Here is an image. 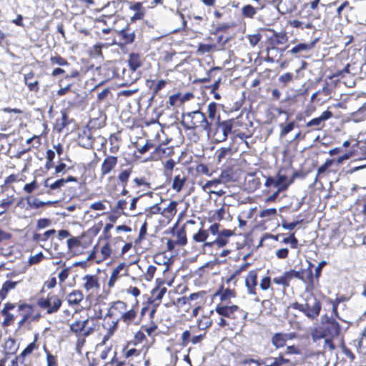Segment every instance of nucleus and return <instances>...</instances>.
<instances>
[{"instance_id": "f257e3e1", "label": "nucleus", "mask_w": 366, "mask_h": 366, "mask_svg": "<svg viewBox=\"0 0 366 366\" xmlns=\"http://www.w3.org/2000/svg\"><path fill=\"white\" fill-rule=\"evenodd\" d=\"M181 124L187 129L200 128L209 133L211 130L212 122L208 121L204 113L197 110L183 114Z\"/></svg>"}, {"instance_id": "f03ea898", "label": "nucleus", "mask_w": 366, "mask_h": 366, "mask_svg": "<svg viewBox=\"0 0 366 366\" xmlns=\"http://www.w3.org/2000/svg\"><path fill=\"white\" fill-rule=\"evenodd\" d=\"M293 308L303 312L308 317L315 319L320 314L321 304L317 299L311 297L307 300L305 304L294 303Z\"/></svg>"}, {"instance_id": "7ed1b4c3", "label": "nucleus", "mask_w": 366, "mask_h": 366, "mask_svg": "<svg viewBox=\"0 0 366 366\" xmlns=\"http://www.w3.org/2000/svg\"><path fill=\"white\" fill-rule=\"evenodd\" d=\"M61 303V300L56 295L50 294L48 295L46 298L39 299L37 302L41 308L46 310L48 314L56 312L59 310Z\"/></svg>"}, {"instance_id": "20e7f679", "label": "nucleus", "mask_w": 366, "mask_h": 366, "mask_svg": "<svg viewBox=\"0 0 366 366\" xmlns=\"http://www.w3.org/2000/svg\"><path fill=\"white\" fill-rule=\"evenodd\" d=\"M89 322V318L84 320H76L70 325L71 330L76 334H80L84 337L89 336L94 330V325L93 327H87Z\"/></svg>"}, {"instance_id": "39448f33", "label": "nucleus", "mask_w": 366, "mask_h": 366, "mask_svg": "<svg viewBox=\"0 0 366 366\" xmlns=\"http://www.w3.org/2000/svg\"><path fill=\"white\" fill-rule=\"evenodd\" d=\"M215 311L219 315L232 319H235L237 317V312L242 313V311L237 305L227 306L223 305H218L215 308Z\"/></svg>"}, {"instance_id": "423d86ee", "label": "nucleus", "mask_w": 366, "mask_h": 366, "mask_svg": "<svg viewBox=\"0 0 366 366\" xmlns=\"http://www.w3.org/2000/svg\"><path fill=\"white\" fill-rule=\"evenodd\" d=\"M117 164V157L114 156H108L103 161L101 166V177L110 173Z\"/></svg>"}, {"instance_id": "0eeeda50", "label": "nucleus", "mask_w": 366, "mask_h": 366, "mask_svg": "<svg viewBox=\"0 0 366 366\" xmlns=\"http://www.w3.org/2000/svg\"><path fill=\"white\" fill-rule=\"evenodd\" d=\"M245 285L247 292L250 295H256V287L257 285V273L255 270H251L245 279Z\"/></svg>"}, {"instance_id": "6e6552de", "label": "nucleus", "mask_w": 366, "mask_h": 366, "mask_svg": "<svg viewBox=\"0 0 366 366\" xmlns=\"http://www.w3.org/2000/svg\"><path fill=\"white\" fill-rule=\"evenodd\" d=\"M309 269H308V275L307 279L302 275V273L299 271H295L294 269H291L290 271L285 272L286 277L287 278L288 282L290 281L292 278H297L298 280H302V282H307L312 281V272L311 269V267L312 266L311 262H309Z\"/></svg>"}, {"instance_id": "1a4fd4ad", "label": "nucleus", "mask_w": 366, "mask_h": 366, "mask_svg": "<svg viewBox=\"0 0 366 366\" xmlns=\"http://www.w3.org/2000/svg\"><path fill=\"white\" fill-rule=\"evenodd\" d=\"M324 331L329 337H337L340 334V327L335 320H328L324 327Z\"/></svg>"}, {"instance_id": "9d476101", "label": "nucleus", "mask_w": 366, "mask_h": 366, "mask_svg": "<svg viewBox=\"0 0 366 366\" xmlns=\"http://www.w3.org/2000/svg\"><path fill=\"white\" fill-rule=\"evenodd\" d=\"M125 310H127V304L122 301L118 300L112 303L108 310L107 316L114 317L119 315L120 317Z\"/></svg>"}, {"instance_id": "9b49d317", "label": "nucleus", "mask_w": 366, "mask_h": 366, "mask_svg": "<svg viewBox=\"0 0 366 366\" xmlns=\"http://www.w3.org/2000/svg\"><path fill=\"white\" fill-rule=\"evenodd\" d=\"M289 362V360L285 359L282 355H280L277 357H265L261 360V365H264V366H282Z\"/></svg>"}, {"instance_id": "f8f14e48", "label": "nucleus", "mask_w": 366, "mask_h": 366, "mask_svg": "<svg viewBox=\"0 0 366 366\" xmlns=\"http://www.w3.org/2000/svg\"><path fill=\"white\" fill-rule=\"evenodd\" d=\"M292 182V179L288 180L287 176L280 173H278L275 177V187H277L279 192L285 191Z\"/></svg>"}, {"instance_id": "ddd939ff", "label": "nucleus", "mask_w": 366, "mask_h": 366, "mask_svg": "<svg viewBox=\"0 0 366 366\" xmlns=\"http://www.w3.org/2000/svg\"><path fill=\"white\" fill-rule=\"evenodd\" d=\"M84 295L80 290H74L67 295L66 300L69 305H77L82 301Z\"/></svg>"}, {"instance_id": "4468645a", "label": "nucleus", "mask_w": 366, "mask_h": 366, "mask_svg": "<svg viewBox=\"0 0 366 366\" xmlns=\"http://www.w3.org/2000/svg\"><path fill=\"white\" fill-rule=\"evenodd\" d=\"M34 76V74L33 72H29L24 75V82L26 85H27L29 89L32 92H38L39 91V81L34 80L33 81V78Z\"/></svg>"}, {"instance_id": "2eb2a0df", "label": "nucleus", "mask_w": 366, "mask_h": 366, "mask_svg": "<svg viewBox=\"0 0 366 366\" xmlns=\"http://www.w3.org/2000/svg\"><path fill=\"white\" fill-rule=\"evenodd\" d=\"M19 283V282H13L10 280L6 281L0 290V298L1 300H4L6 297L8 292L14 289Z\"/></svg>"}, {"instance_id": "dca6fc26", "label": "nucleus", "mask_w": 366, "mask_h": 366, "mask_svg": "<svg viewBox=\"0 0 366 366\" xmlns=\"http://www.w3.org/2000/svg\"><path fill=\"white\" fill-rule=\"evenodd\" d=\"M125 268V264H119L115 269H113L111 277L109 278L108 285L109 287H113L115 282L117 280L119 276L122 275L121 272Z\"/></svg>"}, {"instance_id": "f3484780", "label": "nucleus", "mask_w": 366, "mask_h": 366, "mask_svg": "<svg viewBox=\"0 0 366 366\" xmlns=\"http://www.w3.org/2000/svg\"><path fill=\"white\" fill-rule=\"evenodd\" d=\"M84 280H86L84 287L86 290H90L95 287L98 288L99 287L98 280L96 276L86 275L84 277Z\"/></svg>"}, {"instance_id": "a211bd4d", "label": "nucleus", "mask_w": 366, "mask_h": 366, "mask_svg": "<svg viewBox=\"0 0 366 366\" xmlns=\"http://www.w3.org/2000/svg\"><path fill=\"white\" fill-rule=\"evenodd\" d=\"M227 243L228 240L219 234L214 239L209 240L208 242H205L204 247H206L217 245L218 247H223Z\"/></svg>"}, {"instance_id": "6ab92c4d", "label": "nucleus", "mask_w": 366, "mask_h": 366, "mask_svg": "<svg viewBox=\"0 0 366 366\" xmlns=\"http://www.w3.org/2000/svg\"><path fill=\"white\" fill-rule=\"evenodd\" d=\"M286 341V335H283L282 333H276L272 337V343L277 348L284 347L285 345Z\"/></svg>"}, {"instance_id": "aec40b11", "label": "nucleus", "mask_w": 366, "mask_h": 366, "mask_svg": "<svg viewBox=\"0 0 366 366\" xmlns=\"http://www.w3.org/2000/svg\"><path fill=\"white\" fill-rule=\"evenodd\" d=\"M23 309H26V313H23L21 320L19 322V327H21L27 319L32 314V307L27 304H21L19 305V310H22Z\"/></svg>"}, {"instance_id": "412c9836", "label": "nucleus", "mask_w": 366, "mask_h": 366, "mask_svg": "<svg viewBox=\"0 0 366 366\" xmlns=\"http://www.w3.org/2000/svg\"><path fill=\"white\" fill-rule=\"evenodd\" d=\"M129 69L132 71L134 72L141 66L140 57L138 54H132L129 56L128 61Z\"/></svg>"}, {"instance_id": "4be33fe9", "label": "nucleus", "mask_w": 366, "mask_h": 366, "mask_svg": "<svg viewBox=\"0 0 366 366\" xmlns=\"http://www.w3.org/2000/svg\"><path fill=\"white\" fill-rule=\"evenodd\" d=\"M137 316V312L131 309L128 311L125 310L122 314V315L119 317L121 320H122L125 324L129 325L133 322V320L135 319Z\"/></svg>"}, {"instance_id": "5701e85b", "label": "nucleus", "mask_w": 366, "mask_h": 366, "mask_svg": "<svg viewBox=\"0 0 366 366\" xmlns=\"http://www.w3.org/2000/svg\"><path fill=\"white\" fill-rule=\"evenodd\" d=\"M219 129L222 130V139L218 140L222 142L226 140L228 134L231 133L232 124L228 122H223L219 124Z\"/></svg>"}, {"instance_id": "b1692460", "label": "nucleus", "mask_w": 366, "mask_h": 366, "mask_svg": "<svg viewBox=\"0 0 366 366\" xmlns=\"http://www.w3.org/2000/svg\"><path fill=\"white\" fill-rule=\"evenodd\" d=\"M258 9V8H255L250 4H247L242 8V14L245 18L252 19L257 14Z\"/></svg>"}, {"instance_id": "393cba45", "label": "nucleus", "mask_w": 366, "mask_h": 366, "mask_svg": "<svg viewBox=\"0 0 366 366\" xmlns=\"http://www.w3.org/2000/svg\"><path fill=\"white\" fill-rule=\"evenodd\" d=\"M51 179L48 178L44 182V186L46 187H49L51 190L59 189L65 184L64 179L61 178L53 183H50Z\"/></svg>"}, {"instance_id": "a878e982", "label": "nucleus", "mask_w": 366, "mask_h": 366, "mask_svg": "<svg viewBox=\"0 0 366 366\" xmlns=\"http://www.w3.org/2000/svg\"><path fill=\"white\" fill-rule=\"evenodd\" d=\"M209 238L208 231L206 229H200L197 233L193 235V239L196 242H204V244L207 242V239Z\"/></svg>"}, {"instance_id": "bb28decb", "label": "nucleus", "mask_w": 366, "mask_h": 366, "mask_svg": "<svg viewBox=\"0 0 366 366\" xmlns=\"http://www.w3.org/2000/svg\"><path fill=\"white\" fill-rule=\"evenodd\" d=\"M132 169L129 168L122 171L118 175V179L122 183L123 187H126L129 178L132 174Z\"/></svg>"}, {"instance_id": "cd10ccee", "label": "nucleus", "mask_w": 366, "mask_h": 366, "mask_svg": "<svg viewBox=\"0 0 366 366\" xmlns=\"http://www.w3.org/2000/svg\"><path fill=\"white\" fill-rule=\"evenodd\" d=\"M334 162L333 159H328L327 160L322 166H320L317 172V174L315 176V180H314V184H315L317 182L318 177L325 172L327 169L330 167Z\"/></svg>"}, {"instance_id": "c85d7f7f", "label": "nucleus", "mask_w": 366, "mask_h": 366, "mask_svg": "<svg viewBox=\"0 0 366 366\" xmlns=\"http://www.w3.org/2000/svg\"><path fill=\"white\" fill-rule=\"evenodd\" d=\"M232 154V149L230 147H222L216 152L217 161L220 162L227 156Z\"/></svg>"}, {"instance_id": "c756f323", "label": "nucleus", "mask_w": 366, "mask_h": 366, "mask_svg": "<svg viewBox=\"0 0 366 366\" xmlns=\"http://www.w3.org/2000/svg\"><path fill=\"white\" fill-rule=\"evenodd\" d=\"M185 182V178L181 177L179 175H177L174 177L173 183H172V189L176 190L177 192H179L184 184Z\"/></svg>"}, {"instance_id": "7c9ffc66", "label": "nucleus", "mask_w": 366, "mask_h": 366, "mask_svg": "<svg viewBox=\"0 0 366 366\" xmlns=\"http://www.w3.org/2000/svg\"><path fill=\"white\" fill-rule=\"evenodd\" d=\"M274 41L276 44H284L287 41V36L285 32H274Z\"/></svg>"}, {"instance_id": "2f4dec72", "label": "nucleus", "mask_w": 366, "mask_h": 366, "mask_svg": "<svg viewBox=\"0 0 366 366\" xmlns=\"http://www.w3.org/2000/svg\"><path fill=\"white\" fill-rule=\"evenodd\" d=\"M177 244L185 245L187 244L186 232L184 229H181L177 232V240L175 241Z\"/></svg>"}, {"instance_id": "473e14b6", "label": "nucleus", "mask_w": 366, "mask_h": 366, "mask_svg": "<svg viewBox=\"0 0 366 366\" xmlns=\"http://www.w3.org/2000/svg\"><path fill=\"white\" fill-rule=\"evenodd\" d=\"M313 43H312L311 44L301 43L293 47L290 52L292 54H297L302 51L310 49L311 48L313 47Z\"/></svg>"}, {"instance_id": "72a5a7b5", "label": "nucleus", "mask_w": 366, "mask_h": 366, "mask_svg": "<svg viewBox=\"0 0 366 366\" xmlns=\"http://www.w3.org/2000/svg\"><path fill=\"white\" fill-rule=\"evenodd\" d=\"M1 314L5 316V319L2 323L3 326L8 327L9 326L14 320V315L6 312L5 310H1Z\"/></svg>"}, {"instance_id": "f704fd0d", "label": "nucleus", "mask_w": 366, "mask_h": 366, "mask_svg": "<svg viewBox=\"0 0 366 366\" xmlns=\"http://www.w3.org/2000/svg\"><path fill=\"white\" fill-rule=\"evenodd\" d=\"M217 104L215 102H211L207 106L208 117L213 120L215 119L217 113Z\"/></svg>"}, {"instance_id": "c9c22d12", "label": "nucleus", "mask_w": 366, "mask_h": 366, "mask_svg": "<svg viewBox=\"0 0 366 366\" xmlns=\"http://www.w3.org/2000/svg\"><path fill=\"white\" fill-rule=\"evenodd\" d=\"M219 292H217L216 295H219ZM235 294L233 290L230 289L225 290L222 293L220 294V300L221 301H226L229 300L231 297H234Z\"/></svg>"}, {"instance_id": "e433bc0d", "label": "nucleus", "mask_w": 366, "mask_h": 366, "mask_svg": "<svg viewBox=\"0 0 366 366\" xmlns=\"http://www.w3.org/2000/svg\"><path fill=\"white\" fill-rule=\"evenodd\" d=\"M295 125V124L294 122H290L285 126L281 125L282 129L280 133V137H284L285 136H286L289 132L293 130Z\"/></svg>"}, {"instance_id": "4c0bfd02", "label": "nucleus", "mask_w": 366, "mask_h": 366, "mask_svg": "<svg viewBox=\"0 0 366 366\" xmlns=\"http://www.w3.org/2000/svg\"><path fill=\"white\" fill-rule=\"evenodd\" d=\"M327 337V336L325 333L324 330H315L312 333V338L314 342H317L318 340H320L322 339L325 340V338H326Z\"/></svg>"}, {"instance_id": "58836bf2", "label": "nucleus", "mask_w": 366, "mask_h": 366, "mask_svg": "<svg viewBox=\"0 0 366 366\" xmlns=\"http://www.w3.org/2000/svg\"><path fill=\"white\" fill-rule=\"evenodd\" d=\"M52 64H57L59 66H68V61L60 56H51L50 59Z\"/></svg>"}, {"instance_id": "ea45409f", "label": "nucleus", "mask_w": 366, "mask_h": 366, "mask_svg": "<svg viewBox=\"0 0 366 366\" xmlns=\"http://www.w3.org/2000/svg\"><path fill=\"white\" fill-rule=\"evenodd\" d=\"M26 200H27L28 204L30 206L34 207V208H39L46 204H51V202H44L39 200L38 199H34L33 201H30V197H27Z\"/></svg>"}, {"instance_id": "a19ab883", "label": "nucleus", "mask_w": 366, "mask_h": 366, "mask_svg": "<svg viewBox=\"0 0 366 366\" xmlns=\"http://www.w3.org/2000/svg\"><path fill=\"white\" fill-rule=\"evenodd\" d=\"M282 242L285 244L290 243L291 244V247L294 249L297 248L298 244V240L295 237V233L291 234L289 237L283 239Z\"/></svg>"}, {"instance_id": "79ce46f5", "label": "nucleus", "mask_w": 366, "mask_h": 366, "mask_svg": "<svg viewBox=\"0 0 366 366\" xmlns=\"http://www.w3.org/2000/svg\"><path fill=\"white\" fill-rule=\"evenodd\" d=\"M303 219L295 221L290 223H287L286 221L282 222V227L287 230H292L296 226L301 224L302 222Z\"/></svg>"}, {"instance_id": "37998d69", "label": "nucleus", "mask_w": 366, "mask_h": 366, "mask_svg": "<svg viewBox=\"0 0 366 366\" xmlns=\"http://www.w3.org/2000/svg\"><path fill=\"white\" fill-rule=\"evenodd\" d=\"M176 207L177 202L174 201L171 202L169 205L164 209L162 212V214H165L166 213H169L170 214H173L176 212Z\"/></svg>"}, {"instance_id": "c03bdc74", "label": "nucleus", "mask_w": 366, "mask_h": 366, "mask_svg": "<svg viewBox=\"0 0 366 366\" xmlns=\"http://www.w3.org/2000/svg\"><path fill=\"white\" fill-rule=\"evenodd\" d=\"M212 325V321L209 317H204L203 320H201L198 322V327L200 330H204L210 327Z\"/></svg>"}, {"instance_id": "a18cd8bd", "label": "nucleus", "mask_w": 366, "mask_h": 366, "mask_svg": "<svg viewBox=\"0 0 366 366\" xmlns=\"http://www.w3.org/2000/svg\"><path fill=\"white\" fill-rule=\"evenodd\" d=\"M44 255L42 252H39L38 254L31 256L29 259V264L30 265L35 264L39 263L43 259Z\"/></svg>"}, {"instance_id": "49530a36", "label": "nucleus", "mask_w": 366, "mask_h": 366, "mask_svg": "<svg viewBox=\"0 0 366 366\" xmlns=\"http://www.w3.org/2000/svg\"><path fill=\"white\" fill-rule=\"evenodd\" d=\"M270 282L271 279L269 277H264L262 278L259 284L261 290L264 291L268 290L270 287Z\"/></svg>"}, {"instance_id": "de8ad7c7", "label": "nucleus", "mask_w": 366, "mask_h": 366, "mask_svg": "<svg viewBox=\"0 0 366 366\" xmlns=\"http://www.w3.org/2000/svg\"><path fill=\"white\" fill-rule=\"evenodd\" d=\"M35 348V342H31L21 352L19 357H25L26 355L31 354Z\"/></svg>"}, {"instance_id": "09e8293b", "label": "nucleus", "mask_w": 366, "mask_h": 366, "mask_svg": "<svg viewBox=\"0 0 366 366\" xmlns=\"http://www.w3.org/2000/svg\"><path fill=\"white\" fill-rule=\"evenodd\" d=\"M323 122L321 120L320 117L312 119V120L309 121L306 124V127H320L323 126Z\"/></svg>"}, {"instance_id": "8fccbe9b", "label": "nucleus", "mask_w": 366, "mask_h": 366, "mask_svg": "<svg viewBox=\"0 0 366 366\" xmlns=\"http://www.w3.org/2000/svg\"><path fill=\"white\" fill-rule=\"evenodd\" d=\"M293 78V74L292 73L287 72L279 77V81L285 84L291 81Z\"/></svg>"}, {"instance_id": "3c124183", "label": "nucleus", "mask_w": 366, "mask_h": 366, "mask_svg": "<svg viewBox=\"0 0 366 366\" xmlns=\"http://www.w3.org/2000/svg\"><path fill=\"white\" fill-rule=\"evenodd\" d=\"M157 270V268L155 266H153V265H149L148 267H147V272H146V279L147 280H151L153 277H154V274L155 273Z\"/></svg>"}, {"instance_id": "603ef678", "label": "nucleus", "mask_w": 366, "mask_h": 366, "mask_svg": "<svg viewBox=\"0 0 366 366\" xmlns=\"http://www.w3.org/2000/svg\"><path fill=\"white\" fill-rule=\"evenodd\" d=\"M273 281L277 285H282L286 286L288 285L289 282L287 278L286 277L285 273H284V274L281 277L274 278Z\"/></svg>"}, {"instance_id": "864d4df0", "label": "nucleus", "mask_w": 366, "mask_h": 366, "mask_svg": "<svg viewBox=\"0 0 366 366\" xmlns=\"http://www.w3.org/2000/svg\"><path fill=\"white\" fill-rule=\"evenodd\" d=\"M277 214V210L274 208L266 209L261 212L260 217H266L275 215Z\"/></svg>"}, {"instance_id": "5fc2aeb1", "label": "nucleus", "mask_w": 366, "mask_h": 366, "mask_svg": "<svg viewBox=\"0 0 366 366\" xmlns=\"http://www.w3.org/2000/svg\"><path fill=\"white\" fill-rule=\"evenodd\" d=\"M37 187V184H36V180H34L32 182L29 183V184H26L24 185V190L30 194L31 193L34 189H36Z\"/></svg>"}, {"instance_id": "6e6d98bb", "label": "nucleus", "mask_w": 366, "mask_h": 366, "mask_svg": "<svg viewBox=\"0 0 366 366\" xmlns=\"http://www.w3.org/2000/svg\"><path fill=\"white\" fill-rule=\"evenodd\" d=\"M79 244L80 241L77 237H71L67 240V246L70 249Z\"/></svg>"}, {"instance_id": "4d7b16f0", "label": "nucleus", "mask_w": 366, "mask_h": 366, "mask_svg": "<svg viewBox=\"0 0 366 366\" xmlns=\"http://www.w3.org/2000/svg\"><path fill=\"white\" fill-rule=\"evenodd\" d=\"M51 221L48 219H40L37 222V228L43 229L50 225Z\"/></svg>"}, {"instance_id": "13d9d810", "label": "nucleus", "mask_w": 366, "mask_h": 366, "mask_svg": "<svg viewBox=\"0 0 366 366\" xmlns=\"http://www.w3.org/2000/svg\"><path fill=\"white\" fill-rule=\"evenodd\" d=\"M219 227H220V225L217 223H214V224H212L209 227V229L207 230L208 233L210 232L212 234L217 236L220 232Z\"/></svg>"}, {"instance_id": "bf43d9fd", "label": "nucleus", "mask_w": 366, "mask_h": 366, "mask_svg": "<svg viewBox=\"0 0 366 366\" xmlns=\"http://www.w3.org/2000/svg\"><path fill=\"white\" fill-rule=\"evenodd\" d=\"M288 249L282 248L276 251V256L280 259H285L288 256Z\"/></svg>"}, {"instance_id": "052dcab7", "label": "nucleus", "mask_w": 366, "mask_h": 366, "mask_svg": "<svg viewBox=\"0 0 366 366\" xmlns=\"http://www.w3.org/2000/svg\"><path fill=\"white\" fill-rule=\"evenodd\" d=\"M323 347L324 349H328L329 350H333L335 349V345L329 337L325 338Z\"/></svg>"}, {"instance_id": "680f3d73", "label": "nucleus", "mask_w": 366, "mask_h": 366, "mask_svg": "<svg viewBox=\"0 0 366 366\" xmlns=\"http://www.w3.org/2000/svg\"><path fill=\"white\" fill-rule=\"evenodd\" d=\"M351 74L353 76H358L360 79V66L357 65L355 63L351 64Z\"/></svg>"}, {"instance_id": "e2e57ef3", "label": "nucleus", "mask_w": 366, "mask_h": 366, "mask_svg": "<svg viewBox=\"0 0 366 366\" xmlns=\"http://www.w3.org/2000/svg\"><path fill=\"white\" fill-rule=\"evenodd\" d=\"M212 45L200 44L198 46V51L202 53L209 52L212 50Z\"/></svg>"}, {"instance_id": "0e129e2a", "label": "nucleus", "mask_w": 366, "mask_h": 366, "mask_svg": "<svg viewBox=\"0 0 366 366\" xmlns=\"http://www.w3.org/2000/svg\"><path fill=\"white\" fill-rule=\"evenodd\" d=\"M110 91L109 89H103L101 92H99L97 95V99L98 101L99 102H102L103 100H104L108 96V94H109Z\"/></svg>"}, {"instance_id": "69168bd1", "label": "nucleus", "mask_w": 366, "mask_h": 366, "mask_svg": "<svg viewBox=\"0 0 366 366\" xmlns=\"http://www.w3.org/2000/svg\"><path fill=\"white\" fill-rule=\"evenodd\" d=\"M69 275V269H64L59 273V279L61 282H64Z\"/></svg>"}, {"instance_id": "338daca9", "label": "nucleus", "mask_w": 366, "mask_h": 366, "mask_svg": "<svg viewBox=\"0 0 366 366\" xmlns=\"http://www.w3.org/2000/svg\"><path fill=\"white\" fill-rule=\"evenodd\" d=\"M234 232L230 230V229H222L219 232V234L221 236H222L224 239H226L227 240H228L229 237H232V235H234Z\"/></svg>"}, {"instance_id": "774afa93", "label": "nucleus", "mask_w": 366, "mask_h": 366, "mask_svg": "<svg viewBox=\"0 0 366 366\" xmlns=\"http://www.w3.org/2000/svg\"><path fill=\"white\" fill-rule=\"evenodd\" d=\"M101 252L103 254L104 257L106 258L109 257L111 254V249L109 247V244H106L101 249Z\"/></svg>"}]
</instances>
